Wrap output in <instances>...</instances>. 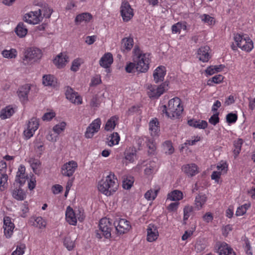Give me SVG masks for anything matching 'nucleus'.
<instances>
[{"label": "nucleus", "mask_w": 255, "mask_h": 255, "mask_svg": "<svg viewBox=\"0 0 255 255\" xmlns=\"http://www.w3.org/2000/svg\"><path fill=\"white\" fill-rule=\"evenodd\" d=\"M101 125V121L100 119L97 118L93 121L87 128V134H91V129H93L94 131H98L100 128Z\"/></svg>", "instance_id": "34"}, {"label": "nucleus", "mask_w": 255, "mask_h": 255, "mask_svg": "<svg viewBox=\"0 0 255 255\" xmlns=\"http://www.w3.org/2000/svg\"><path fill=\"white\" fill-rule=\"evenodd\" d=\"M93 18L92 15L89 12H84L78 14L75 19L76 24H79L82 22L86 23L90 22Z\"/></svg>", "instance_id": "22"}, {"label": "nucleus", "mask_w": 255, "mask_h": 255, "mask_svg": "<svg viewBox=\"0 0 255 255\" xmlns=\"http://www.w3.org/2000/svg\"><path fill=\"white\" fill-rule=\"evenodd\" d=\"M201 18L202 21L204 22L207 23L209 25H212L215 23L214 17L210 16L208 14H204L201 16Z\"/></svg>", "instance_id": "51"}, {"label": "nucleus", "mask_w": 255, "mask_h": 255, "mask_svg": "<svg viewBox=\"0 0 255 255\" xmlns=\"http://www.w3.org/2000/svg\"><path fill=\"white\" fill-rule=\"evenodd\" d=\"M183 171L188 176H193L198 173V167L194 163L184 165L182 167Z\"/></svg>", "instance_id": "20"}, {"label": "nucleus", "mask_w": 255, "mask_h": 255, "mask_svg": "<svg viewBox=\"0 0 255 255\" xmlns=\"http://www.w3.org/2000/svg\"><path fill=\"white\" fill-rule=\"evenodd\" d=\"M77 166L76 161L73 160L69 161L62 166L61 173L64 176L70 177L73 175Z\"/></svg>", "instance_id": "11"}, {"label": "nucleus", "mask_w": 255, "mask_h": 255, "mask_svg": "<svg viewBox=\"0 0 255 255\" xmlns=\"http://www.w3.org/2000/svg\"><path fill=\"white\" fill-rule=\"evenodd\" d=\"M149 55H143L142 57L133 58V61L136 63L135 69L140 73H145L149 69Z\"/></svg>", "instance_id": "6"}, {"label": "nucleus", "mask_w": 255, "mask_h": 255, "mask_svg": "<svg viewBox=\"0 0 255 255\" xmlns=\"http://www.w3.org/2000/svg\"><path fill=\"white\" fill-rule=\"evenodd\" d=\"M179 204L178 202L171 203L168 205L167 209L169 212L175 211L177 209Z\"/></svg>", "instance_id": "56"}, {"label": "nucleus", "mask_w": 255, "mask_h": 255, "mask_svg": "<svg viewBox=\"0 0 255 255\" xmlns=\"http://www.w3.org/2000/svg\"><path fill=\"white\" fill-rule=\"evenodd\" d=\"M181 24L179 22H178L172 25V31L174 33L180 32V30L181 29Z\"/></svg>", "instance_id": "63"}, {"label": "nucleus", "mask_w": 255, "mask_h": 255, "mask_svg": "<svg viewBox=\"0 0 255 255\" xmlns=\"http://www.w3.org/2000/svg\"><path fill=\"white\" fill-rule=\"evenodd\" d=\"M68 59L69 57L66 54L61 53L53 60V63L58 68H62L68 62Z\"/></svg>", "instance_id": "19"}, {"label": "nucleus", "mask_w": 255, "mask_h": 255, "mask_svg": "<svg viewBox=\"0 0 255 255\" xmlns=\"http://www.w3.org/2000/svg\"><path fill=\"white\" fill-rule=\"evenodd\" d=\"M33 225L39 229H42L45 227L46 224L41 217H38L35 219Z\"/></svg>", "instance_id": "49"}, {"label": "nucleus", "mask_w": 255, "mask_h": 255, "mask_svg": "<svg viewBox=\"0 0 255 255\" xmlns=\"http://www.w3.org/2000/svg\"><path fill=\"white\" fill-rule=\"evenodd\" d=\"M64 245L69 251H71L74 247V242L70 237H66L64 240Z\"/></svg>", "instance_id": "46"}, {"label": "nucleus", "mask_w": 255, "mask_h": 255, "mask_svg": "<svg viewBox=\"0 0 255 255\" xmlns=\"http://www.w3.org/2000/svg\"><path fill=\"white\" fill-rule=\"evenodd\" d=\"M99 231H97L96 235L97 238L101 239L102 236L106 239L111 238L113 225L109 218H103L101 219L99 222Z\"/></svg>", "instance_id": "3"}, {"label": "nucleus", "mask_w": 255, "mask_h": 255, "mask_svg": "<svg viewBox=\"0 0 255 255\" xmlns=\"http://www.w3.org/2000/svg\"><path fill=\"white\" fill-rule=\"evenodd\" d=\"M120 139V137L119 133L117 132H115L111 134L107 138V142L108 145L110 146H112L114 145L118 144L119 142Z\"/></svg>", "instance_id": "35"}, {"label": "nucleus", "mask_w": 255, "mask_h": 255, "mask_svg": "<svg viewBox=\"0 0 255 255\" xmlns=\"http://www.w3.org/2000/svg\"><path fill=\"white\" fill-rule=\"evenodd\" d=\"M113 62V55L111 53H105L101 58L99 63L101 66L109 68Z\"/></svg>", "instance_id": "21"}, {"label": "nucleus", "mask_w": 255, "mask_h": 255, "mask_svg": "<svg viewBox=\"0 0 255 255\" xmlns=\"http://www.w3.org/2000/svg\"><path fill=\"white\" fill-rule=\"evenodd\" d=\"M80 64L79 62V60L77 59L74 60L72 62V65L71 67V70L73 71H77L79 69Z\"/></svg>", "instance_id": "61"}, {"label": "nucleus", "mask_w": 255, "mask_h": 255, "mask_svg": "<svg viewBox=\"0 0 255 255\" xmlns=\"http://www.w3.org/2000/svg\"><path fill=\"white\" fill-rule=\"evenodd\" d=\"M147 241L149 242H152L155 241L158 236V232L157 228L154 224H150L148 226L147 229Z\"/></svg>", "instance_id": "15"}, {"label": "nucleus", "mask_w": 255, "mask_h": 255, "mask_svg": "<svg viewBox=\"0 0 255 255\" xmlns=\"http://www.w3.org/2000/svg\"><path fill=\"white\" fill-rule=\"evenodd\" d=\"M136 67V63L133 61V62H130L127 65L126 67V71L128 73H132L135 69Z\"/></svg>", "instance_id": "55"}, {"label": "nucleus", "mask_w": 255, "mask_h": 255, "mask_svg": "<svg viewBox=\"0 0 255 255\" xmlns=\"http://www.w3.org/2000/svg\"><path fill=\"white\" fill-rule=\"evenodd\" d=\"M166 74L165 68L164 66L158 67L154 71L153 76L155 83L162 82Z\"/></svg>", "instance_id": "18"}, {"label": "nucleus", "mask_w": 255, "mask_h": 255, "mask_svg": "<svg viewBox=\"0 0 255 255\" xmlns=\"http://www.w3.org/2000/svg\"><path fill=\"white\" fill-rule=\"evenodd\" d=\"M121 13L123 20L128 21L133 16V9L127 1H124L121 6Z\"/></svg>", "instance_id": "9"}, {"label": "nucleus", "mask_w": 255, "mask_h": 255, "mask_svg": "<svg viewBox=\"0 0 255 255\" xmlns=\"http://www.w3.org/2000/svg\"><path fill=\"white\" fill-rule=\"evenodd\" d=\"M1 54L3 57L8 59L15 58L17 56V51L15 49L10 50H4L2 51Z\"/></svg>", "instance_id": "37"}, {"label": "nucleus", "mask_w": 255, "mask_h": 255, "mask_svg": "<svg viewBox=\"0 0 255 255\" xmlns=\"http://www.w3.org/2000/svg\"><path fill=\"white\" fill-rule=\"evenodd\" d=\"M159 123L156 120H152L149 123V129L151 130V134L152 136H155L157 134L158 130Z\"/></svg>", "instance_id": "39"}, {"label": "nucleus", "mask_w": 255, "mask_h": 255, "mask_svg": "<svg viewBox=\"0 0 255 255\" xmlns=\"http://www.w3.org/2000/svg\"><path fill=\"white\" fill-rule=\"evenodd\" d=\"M133 58H137L142 57L143 55H147V54L142 53V51L140 50L138 46H135L133 49Z\"/></svg>", "instance_id": "54"}, {"label": "nucleus", "mask_w": 255, "mask_h": 255, "mask_svg": "<svg viewBox=\"0 0 255 255\" xmlns=\"http://www.w3.org/2000/svg\"><path fill=\"white\" fill-rule=\"evenodd\" d=\"M43 18V16H40L37 10H35L25 14L23 20L28 23L35 24L42 21Z\"/></svg>", "instance_id": "13"}, {"label": "nucleus", "mask_w": 255, "mask_h": 255, "mask_svg": "<svg viewBox=\"0 0 255 255\" xmlns=\"http://www.w3.org/2000/svg\"><path fill=\"white\" fill-rule=\"evenodd\" d=\"M219 255H236L233 249L226 243L221 244L218 248Z\"/></svg>", "instance_id": "24"}, {"label": "nucleus", "mask_w": 255, "mask_h": 255, "mask_svg": "<svg viewBox=\"0 0 255 255\" xmlns=\"http://www.w3.org/2000/svg\"><path fill=\"white\" fill-rule=\"evenodd\" d=\"M209 122L214 125H216L219 123V113H216L212 115L209 119Z\"/></svg>", "instance_id": "53"}, {"label": "nucleus", "mask_w": 255, "mask_h": 255, "mask_svg": "<svg viewBox=\"0 0 255 255\" xmlns=\"http://www.w3.org/2000/svg\"><path fill=\"white\" fill-rule=\"evenodd\" d=\"M39 122L35 118H31L28 122L27 126V129L24 131V134L27 138H30L38 128Z\"/></svg>", "instance_id": "10"}, {"label": "nucleus", "mask_w": 255, "mask_h": 255, "mask_svg": "<svg viewBox=\"0 0 255 255\" xmlns=\"http://www.w3.org/2000/svg\"><path fill=\"white\" fill-rule=\"evenodd\" d=\"M182 198V192L178 190H174L168 194L167 200L177 201L181 200Z\"/></svg>", "instance_id": "29"}, {"label": "nucleus", "mask_w": 255, "mask_h": 255, "mask_svg": "<svg viewBox=\"0 0 255 255\" xmlns=\"http://www.w3.org/2000/svg\"><path fill=\"white\" fill-rule=\"evenodd\" d=\"M168 86V81L162 83L157 87L156 86L149 85L147 88L149 90L147 94L150 98L157 99L167 90Z\"/></svg>", "instance_id": "5"}, {"label": "nucleus", "mask_w": 255, "mask_h": 255, "mask_svg": "<svg viewBox=\"0 0 255 255\" xmlns=\"http://www.w3.org/2000/svg\"><path fill=\"white\" fill-rule=\"evenodd\" d=\"M24 247H22V246L19 247H17L16 250L13 252L11 255H23L24 254Z\"/></svg>", "instance_id": "59"}, {"label": "nucleus", "mask_w": 255, "mask_h": 255, "mask_svg": "<svg viewBox=\"0 0 255 255\" xmlns=\"http://www.w3.org/2000/svg\"><path fill=\"white\" fill-rule=\"evenodd\" d=\"M4 234L6 238L11 237L14 228V225L11 221V218L9 217H5L3 219Z\"/></svg>", "instance_id": "14"}, {"label": "nucleus", "mask_w": 255, "mask_h": 255, "mask_svg": "<svg viewBox=\"0 0 255 255\" xmlns=\"http://www.w3.org/2000/svg\"><path fill=\"white\" fill-rule=\"evenodd\" d=\"M30 90V86L28 84H25L18 88L17 93L20 100L25 102L28 100V94Z\"/></svg>", "instance_id": "16"}, {"label": "nucleus", "mask_w": 255, "mask_h": 255, "mask_svg": "<svg viewBox=\"0 0 255 255\" xmlns=\"http://www.w3.org/2000/svg\"><path fill=\"white\" fill-rule=\"evenodd\" d=\"M133 44V40L132 38H124L122 40L121 50L125 51V50L129 51L132 47Z\"/></svg>", "instance_id": "28"}, {"label": "nucleus", "mask_w": 255, "mask_h": 255, "mask_svg": "<svg viewBox=\"0 0 255 255\" xmlns=\"http://www.w3.org/2000/svg\"><path fill=\"white\" fill-rule=\"evenodd\" d=\"M234 40L237 46L243 50L249 52L254 47L253 42L249 36L244 37L241 34H236L234 36Z\"/></svg>", "instance_id": "4"}, {"label": "nucleus", "mask_w": 255, "mask_h": 255, "mask_svg": "<svg viewBox=\"0 0 255 255\" xmlns=\"http://www.w3.org/2000/svg\"><path fill=\"white\" fill-rule=\"evenodd\" d=\"M193 211V208L191 206H186L183 210L184 211V221L188 220L190 216V213Z\"/></svg>", "instance_id": "50"}, {"label": "nucleus", "mask_w": 255, "mask_h": 255, "mask_svg": "<svg viewBox=\"0 0 255 255\" xmlns=\"http://www.w3.org/2000/svg\"><path fill=\"white\" fill-rule=\"evenodd\" d=\"M158 191V190L154 191L152 190H148L144 194V197L148 200H153L156 198Z\"/></svg>", "instance_id": "45"}, {"label": "nucleus", "mask_w": 255, "mask_h": 255, "mask_svg": "<svg viewBox=\"0 0 255 255\" xmlns=\"http://www.w3.org/2000/svg\"><path fill=\"white\" fill-rule=\"evenodd\" d=\"M161 108L162 113L170 119L178 118L183 111V108L181 106L180 99L177 97L169 100L167 107L164 105Z\"/></svg>", "instance_id": "2"}, {"label": "nucleus", "mask_w": 255, "mask_h": 255, "mask_svg": "<svg viewBox=\"0 0 255 255\" xmlns=\"http://www.w3.org/2000/svg\"><path fill=\"white\" fill-rule=\"evenodd\" d=\"M243 143V140L240 138L238 139L237 140L234 141V146L235 148L234 150V153L235 157H236L240 153Z\"/></svg>", "instance_id": "40"}, {"label": "nucleus", "mask_w": 255, "mask_h": 255, "mask_svg": "<svg viewBox=\"0 0 255 255\" xmlns=\"http://www.w3.org/2000/svg\"><path fill=\"white\" fill-rule=\"evenodd\" d=\"M208 126V123L205 121H197L196 128L199 129H205Z\"/></svg>", "instance_id": "57"}, {"label": "nucleus", "mask_w": 255, "mask_h": 255, "mask_svg": "<svg viewBox=\"0 0 255 255\" xmlns=\"http://www.w3.org/2000/svg\"><path fill=\"white\" fill-rule=\"evenodd\" d=\"M42 56L41 50L38 48H28L24 52L23 59L24 65L28 64V60L35 61L40 59Z\"/></svg>", "instance_id": "7"}, {"label": "nucleus", "mask_w": 255, "mask_h": 255, "mask_svg": "<svg viewBox=\"0 0 255 255\" xmlns=\"http://www.w3.org/2000/svg\"><path fill=\"white\" fill-rule=\"evenodd\" d=\"M57 83L55 78L51 75L43 76V84L45 86H55Z\"/></svg>", "instance_id": "36"}, {"label": "nucleus", "mask_w": 255, "mask_h": 255, "mask_svg": "<svg viewBox=\"0 0 255 255\" xmlns=\"http://www.w3.org/2000/svg\"><path fill=\"white\" fill-rule=\"evenodd\" d=\"M117 177L113 172H110L105 179H102L98 184V190L107 196H110L118 189V184L116 182Z\"/></svg>", "instance_id": "1"}, {"label": "nucleus", "mask_w": 255, "mask_h": 255, "mask_svg": "<svg viewBox=\"0 0 255 255\" xmlns=\"http://www.w3.org/2000/svg\"><path fill=\"white\" fill-rule=\"evenodd\" d=\"M117 234L122 235L127 233L131 228L129 222L125 219H120L114 223Z\"/></svg>", "instance_id": "8"}, {"label": "nucleus", "mask_w": 255, "mask_h": 255, "mask_svg": "<svg viewBox=\"0 0 255 255\" xmlns=\"http://www.w3.org/2000/svg\"><path fill=\"white\" fill-rule=\"evenodd\" d=\"M12 197L17 200L22 201L26 198V194L19 187L18 189H14L12 193Z\"/></svg>", "instance_id": "33"}, {"label": "nucleus", "mask_w": 255, "mask_h": 255, "mask_svg": "<svg viewBox=\"0 0 255 255\" xmlns=\"http://www.w3.org/2000/svg\"><path fill=\"white\" fill-rule=\"evenodd\" d=\"M66 125V123H65L64 122H61V123H59V124L55 125L53 127V130L55 133H56L57 134H59L60 133H61L62 131H63L64 130Z\"/></svg>", "instance_id": "47"}, {"label": "nucleus", "mask_w": 255, "mask_h": 255, "mask_svg": "<svg viewBox=\"0 0 255 255\" xmlns=\"http://www.w3.org/2000/svg\"><path fill=\"white\" fill-rule=\"evenodd\" d=\"M207 200L205 194H199L195 198V202L196 208L198 210L200 209Z\"/></svg>", "instance_id": "31"}, {"label": "nucleus", "mask_w": 255, "mask_h": 255, "mask_svg": "<svg viewBox=\"0 0 255 255\" xmlns=\"http://www.w3.org/2000/svg\"><path fill=\"white\" fill-rule=\"evenodd\" d=\"M210 47L204 46L200 47L198 50V57L200 61L206 62L209 61L211 56L209 54Z\"/></svg>", "instance_id": "17"}, {"label": "nucleus", "mask_w": 255, "mask_h": 255, "mask_svg": "<svg viewBox=\"0 0 255 255\" xmlns=\"http://www.w3.org/2000/svg\"><path fill=\"white\" fill-rule=\"evenodd\" d=\"M238 119L237 115L233 113H229L226 116V121L229 124L235 123Z\"/></svg>", "instance_id": "52"}, {"label": "nucleus", "mask_w": 255, "mask_h": 255, "mask_svg": "<svg viewBox=\"0 0 255 255\" xmlns=\"http://www.w3.org/2000/svg\"><path fill=\"white\" fill-rule=\"evenodd\" d=\"M14 113L13 108L10 106H6L5 108L2 109L0 112V118L4 120L10 118Z\"/></svg>", "instance_id": "27"}, {"label": "nucleus", "mask_w": 255, "mask_h": 255, "mask_svg": "<svg viewBox=\"0 0 255 255\" xmlns=\"http://www.w3.org/2000/svg\"><path fill=\"white\" fill-rule=\"evenodd\" d=\"M15 32L19 37H24L27 33V29L23 22H19L16 28Z\"/></svg>", "instance_id": "32"}, {"label": "nucleus", "mask_w": 255, "mask_h": 255, "mask_svg": "<svg viewBox=\"0 0 255 255\" xmlns=\"http://www.w3.org/2000/svg\"><path fill=\"white\" fill-rule=\"evenodd\" d=\"M65 95L66 98L75 104H81L82 102V98L78 95V93L75 92L70 87L66 88Z\"/></svg>", "instance_id": "12"}, {"label": "nucleus", "mask_w": 255, "mask_h": 255, "mask_svg": "<svg viewBox=\"0 0 255 255\" xmlns=\"http://www.w3.org/2000/svg\"><path fill=\"white\" fill-rule=\"evenodd\" d=\"M134 179L131 176L124 177L123 181V187L125 189H129L133 185Z\"/></svg>", "instance_id": "38"}, {"label": "nucleus", "mask_w": 255, "mask_h": 255, "mask_svg": "<svg viewBox=\"0 0 255 255\" xmlns=\"http://www.w3.org/2000/svg\"><path fill=\"white\" fill-rule=\"evenodd\" d=\"M66 219L67 221L72 225H76L77 219L73 209L68 206L66 212Z\"/></svg>", "instance_id": "25"}, {"label": "nucleus", "mask_w": 255, "mask_h": 255, "mask_svg": "<svg viewBox=\"0 0 255 255\" xmlns=\"http://www.w3.org/2000/svg\"><path fill=\"white\" fill-rule=\"evenodd\" d=\"M40 16L49 18H50L53 9L50 8L47 4H41L40 8L37 10Z\"/></svg>", "instance_id": "23"}, {"label": "nucleus", "mask_w": 255, "mask_h": 255, "mask_svg": "<svg viewBox=\"0 0 255 255\" xmlns=\"http://www.w3.org/2000/svg\"><path fill=\"white\" fill-rule=\"evenodd\" d=\"M28 162L31 167L33 172L36 174L40 173V170L39 169L41 166V162L38 159H35L33 157H31L28 160Z\"/></svg>", "instance_id": "26"}, {"label": "nucleus", "mask_w": 255, "mask_h": 255, "mask_svg": "<svg viewBox=\"0 0 255 255\" xmlns=\"http://www.w3.org/2000/svg\"><path fill=\"white\" fill-rule=\"evenodd\" d=\"M136 151L132 149L131 150H129L125 152V158L129 161L132 162L134 160V158L136 156Z\"/></svg>", "instance_id": "44"}, {"label": "nucleus", "mask_w": 255, "mask_h": 255, "mask_svg": "<svg viewBox=\"0 0 255 255\" xmlns=\"http://www.w3.org/2000/svg\"><path fill=\"white\" fill-rule=\"evenodd\" d=\"M52 189L53 193L54 194H57L60 193L62 191L63 187L62 186L57 184L53 186Z\"/></svg>", "instance_id": "60"}, {"label": "nucleus", "mask_w": 255, "mask_h": 255, "mask_svg": "<svg viewBox=\"0 0 255 255\" xmlns=\"http://www.w3.org/2000/svg\"><path fill=\"white\" fill-rule=\"evenodd\" d=\"M8 176L6 174H1L0 177V190L3 191L7 187Z\"/></svg>", "instance_id": "43"}, {"label": "nucleus", "mask_w": 255, "mask_h": 255, "mask_svg": "<svg viewBox=\"0 0 255 255\" xmlns=\"http://www.w3.org/2000/svg\"><path fill=\"white\" fill-rule=\"evenodd\" d=\"M25 168L24 166L20 165L18 168V171L17 172L16 177H21L25 176Z\"/></svg>", "instance_id": "58"}, {"label": "nucleus", "mask_w": 255, "mask_h": 255, "mask_svg": "<svg viewBox=\"0 0 255 255\" xmlns=\"http://www.w3.org/2000/svg\"><path fill=\"white\" fill-rule=\"evenodd\" d=\"M146 143L149 149L148 151L149 154H153L156 148L154 140L152 138H148L146 140Z\"/></svg>", "instance_id": "41"}, {"label": "nucleus", "mask_w": 255, "mask_h": 255, "mask_svg": "<svg viewBox=\"0 0 255 255\" xmlns=\"http://www.w3.org/2000/svg\"><path fill=\"white\" fill-rule=\"evenodd\" d=\"M54 116L55 114L54 113L49 112L44 114L42 118L43 121H49L51 120Z\"/></svg>", "instance_id": "64"}, {"label": "nucleus", "mask_w": 255, "mask_h": 255, "mask_svg": "<svg viewBox=\"0 0 255 255\" xmlns=\"http://www.w3.org/2000/svg\"><path fill=\"white\" fill-rule=\"evenodd\" d=\"M163 146L164 151L166 154H171L173 153L174 148L171 141H166L164 142Z\"/></svg>", "instance_id": "42"}, {"label": "nucleus", "mask_w": 255, "mask_h": 255, "mask_svg": "<svg viewBox=\"0 0 255 255\" xmlns=\"http://www.w3.org/2000/svg\"><path fill=\"white\" fill-rule=\"evenodd\" d=\"M118 117L116 116L112 117L107 122L105 127V129L107 131L114 129L118 124Z\"/></svg>", "instance_id": "30"}, {"label": "nucleus", "mask_w": 255, "mask_h": 255, "mask_svg": "<svg viewBox=\"0 0 255 255\" xmlns=\"http://www.w3.org/2000/svg\"><path fill=\"white\" fill-rule=\"evenodd\" d=\"M245 244L246 246L245 247V250L246 252V253L249 255H252L253 253L251 251V247L250 245V243L248 239L245 240Z\"/></svg>", "instance_id": "62"}, {"label": "nucleus", "mask_w": 255, "mask_h": 255, "mask_svg": "<svg viewBox=\"0 0 255 255\" xmlns=\"http://www.w3.org/2000/svg\"><path fill=\"white\" fill-rule=\"evenodd\" d=\"M224 77L222 75L219 74L214 76L211 79H209L208 81V85H211V84L210 82L214 83L216 84L220 83L223 81Z\"/></svg>", "instance_id": "48"}]
</instances>
